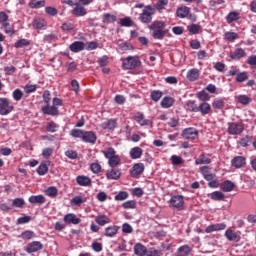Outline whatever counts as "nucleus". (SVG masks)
Listing matches in <instances>:
<instances>
[{
  "instance_id": "1",
  "label": "nucleus",
  "mask_w": 256,
  "mask_h": 256,
  "mask_svg": "<svg viewBox=\"0 0 256 256\" xmlns=\"http://www.w3.org/2000/svg\"><path fill=\"white\" fill-rule=\"evenodd\" d=\"M148 29L152 31V37L158 40L164 39L165 35L169 33V30L167 29V23L159 20L152 22L148 26Z\"/></svg>"
},
{
  "instance_id": "2",
  "label": "nucleus",
  "mask_w": 256,
  "mask_h": 256,
  "mask_svg": "<svg viewBox=\"0 0 256 256\" xmlns=\"http://www.w3.org/2000/svg\"><path fill=\"white\" fill-rule=\"evenodd\" d=\"M122 69L132 70L137 69V67H141V59L139 56H128L126 58H122Z\"/></svg>"
},
{
  "instance_id": "3",
  "label": "nucleus",
  "mask_w": 256,
  "mask_h": 256,
  "mask_svg": "<svg viewBox=\"0 0 256 256\" xmlns=\"http://www.w3.org/2000/svg\"><path fill=\"white\" fill-rule=\"evenodd\" d=\"M155 13H157V10H155L153 6L147 5L142 10V13L139 15L138 19L139 21H141V23L147 25L151 23V21H153V15H155Z\"/></svg>"
},
{
  "instance_id": "4",
  "label": "nucleus",
  "mask_w": 256,
  "mask_h": 256,
  "mask_svg": "<svg viewBox=\"0 0 256 256\" xmlns=\"http://www.w3.org/2000/svg\"><path fill=\"white\" fill-rule=\"evenodd\" d=\"M13 111H15V106H13L11 100L5 97L0 98V115L7 116Z\"/></svg>"
},
{
  "instance_id": "5",
  "label": "nucleus",
  "mask_w": 256,
  "mask_h": 256,
  "mask_svg": "<svg viewBox=\"0 0 256 256\" xmlns=\"http://www.w3.org/2000/svg\"><path fill=\"white\" fill-rule=\"evenodd\" d=\"M245 131V126L241 122H229L228 133L229 135H241V132Z\"/></svg>"
},
{
  "instance_id": "6",
  "label": "nucleus",
  "mask_w": 256,
  "mask_h": 256,
  "mask_svg": "<svg viewBox=\"0 0 256 256\" xmlns=\"http://www.w3.org/2000/svg\"><path fill=\"white\" fill-rule=\"evenodd\" d=\"M170 207L173 209H183V205H185V198L183 195H174L170 198Z\"/></svg>"
},
{
  "instance_id": "7",
  "label": "nucleus",
  "mask_w": 256,
  "mask_h": 256,
  "mask_svg": "<svg viewBox=\"0 0 256 256\" xmlns=\"http://www.w3.org/2000/svg\"><path fill=\"white\" fill-rule=\"evenodd\" d=\"M133 119L141 127H146V126H149V125H153V122H151V120L145 119V114H143V112H136L133 115Z\"/></svg>"
},
{
  "instance_id": "8",
  "label": "nucleus",
  "mask_w": 256,
  "mask_h": 256,
  "mask_svg": "<svg viewBox=\"0 0 256 256\" xmlns=\"http://www.w3.org/2000/svg\"><path fill=\"white\" fill-rule=\"evenodd\" d=\"M224 237H226L228 241H235L237 243L241 241V231L235 232L231 228H228L224 233Z\"/></svg>"
},
{
  "instance_id": "9",
  "label": "nucleus",
  "mask_w": 256,
  "mask_h": 256,
  "mask_svg": "<svg viewBox=\"0 0 256 256\" xmlns=\"http://www.w3.org/2000/svg\"><path fill=\"white\" fill-rule=\"evenodd\" d=\"M106 178L109 181H117V180L121 179V169L112 167L110 170H107Z\"/></svg>"
},
{
  "instance_id": "10",
  "label": "nucleus",
  "mask_w": 256,
  "mask_h": 256,
  "mask_svg": "<svg viewBox=\"0 0 256 256\" xmlns=\"http://www.w3.org/2000/svg\"><path fill=\"white\" fill-rule=\"evenodd\" d=\"M43 249V243H41L40 241H32L30 243H28V245L26 246V253H37V251H41Z\"/></svg>"
},
{
  "instance_id": "11",
  "label": "nucleus",
  "mask_w": 256,
  "mask_h": 256,
  "mask_svg": "<svg viewBox=\"0 0 256 256\" xmlns=\"http://www.w3.org/2000/svg\"><path fill=\"white\" fill-rule=\"evenodd\" d=\"M182 136L184 139H197L199 137V131L195 128H186L183 130Z\"/></svg>"
},
{
  "instance_id": "12",
  "label": "nucleus",
  "mask_w": 256,
  "mask_h": 256,
  "mask_svg": "<svg viewBox=\"0 0 256 256\" xmlns=\"http://www.w3.org/2000/svg\"><path fill=\"white\" fill-rule=\"evenodd\" d=\"M145 171V164L143 163H136L133 165L132 169L130 170V175H132V177H139V175L143 174V172Z\"/></svg>"
},
{
  "instance_id": "13",
  "label": "nucleus",
  "mask_w": 256,
  "mask_h": 256,
  "mask_svg": "<svg viewBox=\"0 0 256 256\" xmlns=\"http://www.w3.org/2000/svg\"><path fill=\"white\" fill-rule=\"evenodd\" d=\"M243 57H247V52L243 48H237L230 54V58L233 61H239V59H243Z\"/></svg>"
},
{
  "instance_id": "14",
  "label": "nucleus",
  "mask_w": 256,
  "mask_h": 256,
  "mask_svg": "<svg viewBox=\"0 0 256 256\" xmlns=\"http://www.w3.org/2000/svg\"><path fill=\"white\" fill-rule=\"evenodd\" d=\"M74 8L72 10V15H75V17H85L87 15V10H85V7L79 3L74 4Z\"/></svg>"
},
{
  "instance_id": "15",
  "label": "nucleus",
  "mask_w": 256,
  "mask_h": 256,
  "mask_svg": "<svg viewBox=\"0 0 256 256\" xmlns=\"http://www.w3.org/2000/svg\"><path fill=\"white\" fill-rule=\"evenodd\" d=\"M64 221L68 225H79V223H81V219L77 218V215H75L74 213L66 214L64 216Z\"/></svg>"
},
{
  "instance_id": "16",
  "label": "nucleus",
  "mask_w": 256,
  "mask_h": 256,
  "mask_svg": "<svg viewBox=\"0 0 256 256\" xmlns=\"http://www.w3.org/2000/svg\"><path fill=\"white\" fill-rule=\"evenodd\" d=\"M29 203L32 205H43L47 199H45V196L43 195H32L28 198Z\"/></svg>"
},
{
  "instance_id": "17",
  "label": "nucleus",
  "mask_w": 256,
  "mask_h": 256,
  "mask_svg": "<svg viewBox=\"0 0 256 256\" xmlns=\"http://www.w3.org/2000/svg\"><path fill=\"white\" fill-rule=\"evenodd\" d=\"M82 141H84V143H92L93 145L97 141V135H95L93 131L84 132Z\"/></svg>"
},
{
  "instance_id": "18",
  "label": "nucleus",
  "mask_w": 256,
  "mask_h": 256,
  "mask_svg": "<svg viewBox=\"0 0 256 256\" xmlns=\"http://www.w3.org/2000/svg\"><path fill=\"white\" fill-rule=\"evenodd\" d=\"M227 229V224L225 223H219V224H212L206 227L205 232L206 233H213L214 231H223Z\"/></svg>"
},
{
  "instance_id": "19",
  "label": "nucleus",
  "mask_w": 256,
  "mask_h": 256,
  "mask_svg": "<svg viewBox=\"0 0 256 256\" xmlns=\"http://www.w3.org/2000/svg\"><path fill=\"white\" fill-rule=\"evenodd\" d=\"M227 229V224L225 223H219V224H212L206 227L205 232L206 233H213L214 231H223Z\"/></svg>"
},
{
  "instance_id": "20",
  "label": "nucleus",
  "mask_w": 256,
  "mask_h": 256,
  "mask_svg": "<svg viewBox=\"0 0 256 256\" xmlns=\"http://www.w3.org/2000/svg\"><path fill=\"white\" fill-rule=\"evenodd\" d=\"M246 159L243 156H236L231 161L232 167L235 169H241V167H245Z\"/></svg>"
},
{
  "instance_id": "21",
  "label": "nucleus",
  "mask_w": 256,
  "mask_h": 256,
  "mask_svg": "<svg viewBox=\"0 0 256 256\" xmlns=\"http://www.w3.org/2000/svg\"><path fill=\"white\" fill-rule=\"evenodd\" d=\"M42 112L45 115H52V116L59 115V109L54 105L49 106V104H46L44 107H42Z\"/></svg>"
},
{
  "instance_id": "22",
  "label": "nucleus",
  "mask_w": 256,
  "mask_h": 256,
  "mask_svg": "<svg viewBox=\"0 0 256 256\" xmlns=\"http://www.w3.org/2000/svg\"><path fill=\"white\" fill-rule=\"evenodd\" d=\"M100 127L107 131H113V129L117 127V121H115V119L106 120L100 125Z\"/></svg>"
},
{
  "instance_id": "23",
  "label": "nucleus",
  "mask_w": 256,
  "mask_h": 256,
  "mask_svg": "<svg viewBox=\"0 0 256 256\" xmlns=\"http://www.w3.org/2000/svg\"><path fill=\"white\" fill-rule=\"evenodd\" d=\"M76 183L80 185V187H89V185H91V178L80 175L76 177Z\"/></svg>"
},
{
  "instance_id": "24",
  "label": "nucleus",
  "mask_w": 256,
  "mask_h": 256,
  "mask_svg": "<svg viewBox=\"0 0 256 256\" xmlns=\"http://www.w3.org/2000/svg\"><path fill=\"white\" fill-rule=\"evenodd\" d=\"M69 49L72 51V53H79L85 49V43L81 41H75L70 45Z\"/></svg>"
},
{
  "instance_id": "25",
  "label": "nucleus",
  "mask_w": 256,
  "mask_h": 256,
  "mask_svg": "<svg viewBox=\"0 0 256 256\" xmlns=\"http://www.w3.org/2000/svg\"><path fill=\"white\" fill-rule=\"evenodd\" d=\"M147 247H145V245L141 244V243H137L134 246V253L137 256H145L147 255Z\"/></svg>"
},
{
  "instance_id": "26",
  "label": "nucleus",
  "mask_w": 256,
  "mask_h": 256,
  "mask_svg": "<svg viewBox=\"0 0 256 256\" xmlns=\"http://www.w3.org/2000/svg\"><path fill=\"white\" fill-rule=\"evenodd\" d=\"M198 113H201V115H209V113H211V104L202 102L198 106Z\"/></svg>"
},
{
  "instance_id": "27",
  "label": "nucleus",
  "mask_w": 256,
  "mask_h": 256,
  "mask_svg": "<svg viewBox=\"0 0 256 256\" xmlns=\"http://www.w3.org/2000/svg\"><path fill=\"white\" fill-rule=\"evenodd\" d=\"M83 203H87V198L83 196H75L70 200V205H72V207H79L80 205H83Z\"/></svg>"
},
{
  "instance_id": "28",
  "label": "nucleus",
  "mask_w": 256,
  "mask_h": 256,
  "mask_svg": "<svg viewBox=\"0 0 256 256\" xmlns=\"http://www.w3.org/2000/svg\"><path fill=\"white\" fill-rule=\"evenodd\" d=\"M129 155L131 159H141L143 156V149L140 147H134L130 150Z\"/></svg>"
},
{
  "instance_id": "29",
  "label": "nucleus",
  "mask_w": 256,
  "mask_h": 256,
  "mask_svg": "<svg viewBox=\"0 0 256 256\" xmlns=\"http://www.w3.org/2000/svg\"><path fill=\"white\" fill-rule=\"evenodd\" d=\"M222 191H225V193H231L233 189H235V183L231 182V180H226L221 184Z\"/></svg>"
},
{
  "instance_id": "30",
  "label": "nucleus",
  "mask_w": 256,
  "mask_h": 256,
  "mask_svg": "<svg viewBox=\"0 0 256 256\" xmlns=\"http://www.w3.org/2000/svg\"><path fill=\"white\" fill-rule=\"evenodd\" d=\"M189 253H191V247L189 245H183L178 248L174 256H189Z\"/></svg>"
},
{
  "instance_id": "31",
  "label": "nucleus",
  "mask_w": 256,
  "mask_h": 256,
  "mask_svg": "<svg viewBox=\"0 0 256 256\" xmlns=\"http://www.w3.org/2000/svg\"><path fill=\"white\" fill-rule=\"evenodd\" d=\"M95 221L97 225H100V227H105V225L111 223V219H109L106 215L96 216Z\"/></svg>"
},
{
  "instance_id": "32",
  "label": "nucleus",
  "mask_w": 256,
  "mask_h": 256,
  "mask_svg": "<svg viewBox=\"0 0 256 256\" xmlns=\"http://www.w3.org/2000/svg\"><path fill=\"white\" fill-rule=\"evenodd\" d=\"M173 103H175V100L172 97L166 96L161 101V107L163 109H169L173 107Z\"/></svg>"
},
{
  "instance_id": "33",
  "label": "nucleus",
  "mask_w": 256,
  "mask_h": 256,
  "mask_svg": "<svg viewBox=\"0 0 256 256\" xmlns=\"http://www.w3.org/2000/svg\"><path fill=\"white\" fill-rule=\"evenodd\" d=\"M186 77L188 81H197L199 79V70L195 68L189 70Z\"/></svg>"
},
{
  "instance_id": "34",
  "label": "nucleus",
  "mask_w": 256,
  "mask_h": 256,
  "mask_svg": "<svg viewBox=\"0 0 256 256\" xmlns=\"http://www.w3.org/2000/svg\"><path fill=\"white\" fill-rule=\"evenodd\" d=\"M119 231V226H110L105 228V233L104 235L106 237H115Z\"/></svg>"
},
{
  "instance_id": "35",
  "label": "nucleus",
  "mask_w": 256,
  "mask_h": 256,
  "mask_svg": "<svg viewBox=\"0 0 256 256\" xmlns=\"http://www.w3.org/2000/svg\"><path fill=\"white\" fill-rule=\"evenodd\" d=\"M102 21L103 23H106V25H109V23H115L117 21V16L110 13H105L102 16Z\"/></svg>"
},
{
  "instance_id": "36",
  "label": "nucleus",
  "mask_w": 256,
  "mask_h": 256,
  "mask_svg": "<svg viewBox=\"0 0 256 256\" xmlns=\"http://www.w3.org/2000/svg\"><path fill=\"white\" fill-rule=\"evenodd\" d=\"M211 163V158L207 157L205 154L200 155L195 160V165H209Z\"/></svg>"
},
{
  "instance_id": "37",
  "label": "nucleus",
  "mask_w": 256,
  "mask_h": 256,
  "mask_svg": "<svg viewBox=\"0 0 256 256\" xmlns=\"http://www.w3.org/2000/svg\"><path fill=\"white\" fill-rule=\"evenodd\" d=\"M249 79V74L244 71V72H238L236 75V83H245V81H247Z\"/></svg>"
},
{
  "instance_id": "38",
  "label": "nucleus",
  "mask_w": 256,
  "mask_h": 256,
  "mask_svg": "<svg viewBox=\"0 0 256 256\" xmlns=\"http://www.w3.org/2000/svg\"><path fill=\"white\" fill-rule=\"evenodd\" d=\"M49 163H50L49 161L48 162H42L39 165V167L37 168L38 175H41V176L46 175L47 171H49V166H47V165H49Z\"/></svg>"
},
{
  "instance_id": "39",
  "label": "nucleus",
  "mask_w": 256,
  "mask_h": 256,
  "mask_svg": "<svg viewBox=\"0 0 256 256\" xmlns=\"http://www.w3.org/2000/svg\"><path fill=\"white\" fill-rule=\"evenodd\" d=\"M2 29H4V32L7 35H10V37H13V35H15V28H13V26L8 22L2 24Z\"/></svg>"
},
{
  "instance_id": "40",
  "label": "nucleus",
  "mask_w": 256,
  "mask_h": 256,
  "mask_svg": "<svg viewBox=\"0 0 256 256\" xmlns=\"http://www.w3.org/2000/svg\"><path fill=\"white\" fill-rule=\"evenodd\" d=\"M177 17H180V19H185L187 15H189V7L184 6L177 9L176 12Z\"/></svg>"
},
{
  "instance_id": "41",
  "label": "nucleus",
  "mask_w": 256,
  "mask_h": 256,
  "mask_svg": "<svg viewBox=\"0 0 256 256\" xmlns=\"http://www.w3.org/2000/svg\"><path fill=\"white\" fill-rule=\"evenodd\" d=\"M20 237L24 241H31V239H35V232H33L31 230H26L21 233Z\"/></svg>"
},
{
  "instance_id": "42",
  "label": "nucleus",
  "mask_w": 256,
  "mask_h": 256,
  "mask_svg": "<svg viewBox=\"0 0 256 256\" xmlns=\"http://www.w3.org/2000/svg\"><path fill=\"white\" fill-rule=\"evenodd\" d=\"M31 45V42L27 39H20L15 42L14 47L16 49H23V47H29Z\"/></svg>"
},
{
  "instance_id": "43",
  "label": "nucleus",
  "mask_w": 256,
  "mask_h": 256,
  "mask_svg": "<svg viewBox=\"0 0 256 256\" xmlns=\"http://www.w3.org/2000/svg\"><path fill=\"white\" fill-rule=\"evenodd\" d=\"M186 107L191 113H199V106H197L194 100L188 101Z\"/></svg>"
},
{
  "instance_id": "44",
  "label": "nucleus",
  "mask_w": 256,
  "mask_h": 256,
  "mask_svg": "<svg viewBox=\"0 0 256 256\" xmlns=\"http://www.w3.org/2000/svg\"><path fill=\"white\" fill-rule=\"evenodd\" d=\"M166 5H169V0H157L154 9L155 11H163Z\"/></svg>"
},
{
  "instance_id": "45",
  "label": "nucleus",
  "mask_w": 256,
  "mask_h": 256,
  "mask_svg": "<svg viewBox=\"0 0 256 256\" xmlns=\"http://www.w3.org/2000/svg\"><path fill=\"white\" fill-rule=\"evenodd\" d=\"M29 7H31V9H41V7H45V1L31 0L29 3Z\"/></svg>"
},
{
  "instance_id": "46",
  "label": "nucleus",
  "mask_w": 256,
  "mask_h": 256,
  "mask_svg": "<svg viewBox=\"0 0 256 256\" xmlns=\"http://www.w3.org/2000/svg\"><path fill=\"white\" fill-rule=\"evenodd\" d=\"M161 97H163V91L161 90H153L150 94V99H152V101H155V103H157V101H159Z\"/></svg>"
},
{
  "instance_id": "47",
  "label": "nucleus",
  "mask_w": 256,
  "mask_h": 256,
  "mask_svg": "<svg viewBox=\"0 0 256 256\" xmlns=\"http://www.w3.org/2000/svg\"><path fill=\"white\" fill-rule=\"evenodd\" d=\"M212 107L214 109H223L225 107V101L221 98H216L212 102Z\"/></svg>"
},
{
  "instance_id": "48",
  "label": "nucleus",
  "mask_w": 256,
  "mask_h": 256,
  "mask_svg": "<svg viewBox=\"0 0 256 256\" xmlns=\"http://www.w3.org/2000/svg\"><path fill=\"white\" fill-rule=\"evenodd\" d=\"M146 256H163L161 249L149 248L146 252Z\"/></svg>"
},
{
  "instance_id": "49",
  "label": "nucleus",
  "mask_w": 256,
  "mask_h": 256,
  "mask_svg": "<svg viewBox=\"0 0 256 256\" xmlns=\"http://www.w3.org/2000/svg\"><path fill=\"white\" fill-rule=\"evenodd\" d=\"M236 99L241 105H249V103H251V98L247 95H238Z\"/></svg>"
},
{
  "instance_id": "50",
  "label": "nucleus",
  "mask_w": 256,
  "mask_h": 256,
  "mask_svg": "<svg viewBox=\"0 0 256 256\" xmlns=\"http://www.w3.org/2000/svg\"><path fill=\"white\" fill-rule=\"evenodd\" d=\"M211 199H213V201H223V199H225V194L221 191L212 192Z\"/></svg>"
},
{
  "instance_id": "51",
  "label": "nucleus",
  "mask_w": 256,
  "mask_h": 256,
  "mask_svg": "<svg viewBox=\"0 0 256 256\" xmlns=\"http://www.w3.org/2000/svg\"><path fill=\"white\" fill-rule=\"evenodd\" d=\"M119 163H121V158H119V155H114L108 160V165L110 167H117Z\"/></svg>"
},
{
  "instance_id": "52",
  "label": "nucleus",
  "mask_w": 256,
  "mask_h": 256,
  "mask_svg": "<svg viewBox=\"0 0 256 256\" xmlns=\"http://www.w3.org/2000/svg\"><path fill=\"white\" fill-rule=\"evenodd\" d=\"M24 205H25V199L23 198H15L12 201V207L23 209Z\"/></svg>"
},
{
  "instance_id": "53",
  "label": "nucleus",
  "mask_w": 256,
  "mask_h": 256,
  "mask_svg": "<svg viewBox=\"0 0 256 256\" xmlns=\"http://www.w3.org/2000/svg\"><path fill=\"white\" fill-rule=\"evenodd\" d=\"M45 193L48 197H57V193H59V191L57 190V187L50 186L45 190Z\"/></svg>"
},
{
  "instance_id": "54",
  "label": "nucleus",
  "mask_w": 256,
  "mask_h": 256,
  "mask_svg": "<svg viewBox=\"0 0 256 256\" xmlns=\"http://www.w3.org/2000/svg\"><path fill=\"white\" fill-rule=\"evenodd\" d=\"M12 97L14 101H21L23 99V91L19 88L15 89L12 92Z\"/></svg>"
},
{
  "instance_id": "55",
  "label": "nucleus",
  "mask_w": 256,
  "mask_h": 256,
  "mask_svg": "<svg viewBox=\"0 0 256 256\" xmlns=\"http://www.w3.org/2000/svg\"><path fill=\"white\" fill-rule=\"evenodd\" d=\"M197 97H198L199 101H203V103H207V101H209V99H211V97L209 96V94L206 91L198 92Z\"/></svg>"
},
{
  "instance_id": "56",
  "label": "nucleus",
  "mask_w": 256,
  "mask_h": 256,
  "mask_svg": "<svg viewBox=\"0 0 256 256\" xmlns=\"http://www.w3.org/2000/svg\"><path fill=\"white\" fill-rule=\"evenodd\" d=\"M237 20H239V13L237 12H230L226 17L227 23H233V21Z\"/></svg>"
},
{
  "instance_id": "57",
  "label": "nucleus",
  "mask_w": 256,
  "mask_h": 256,
  "mask_svg": "<svg viewBox=\"0 0 256 256\" xmlns=\"http://www.w3.org/2000/svg\"><path fill=\"white\" fill-rule=\"evenodd\" d=\"M33 27L35 29H43L45 27V20L41 18H37L33 21Z\"/></svg>"
},
{
  "instance_id": "58",
  "label": "nucleus",
  "mask_w": 256,
  "mask_h": 256,
  "mask_svg": "<svg viewBox=\"0 0 256 256\" xmlns=\"http://www.w3.org/2000/svg\"><path fill=\"white\" fill-rule=\"evenodd\" d=\"M172 165H183V158L181 156L172 155L170 158Z\"/></svg>"
},
{
  "instance_id": "59",
  "label": "nucleus",
  "mask_w": 256,
  "mask_h": 256,
  "mask_svg": "<svg viewBox=\"0 0 256 256\" xmlns=\"http://www.w3.org/2000/svg\"><path fill=\"white\" fill-rule=\"evenodd\" d=\"M120 25H121V27H132L133 20H131L130 17L122 18V19H120Z\"/></svg>"
},
{
  "instance_id": "60",
  "label": "nucleus",
  "mask_w": 256,
  "mask_h": 256,
  "mask_svg": "<svg viewBox=\"0 0 256 256\" xmlns=\"http://www.w3.org/2000/svg\"><path fill=\"white\" fill-rule=\"evenodd\" d=\"M251 139H253L251 136L246 135L245 137L240 139L239 145H241V147H249V144L251 143Z\"/></svg>"
},
{
  "instance_id": "61",
  "label": "nucleus",
  "mask_w": 256,
  "mask_h": 256,
  "mask_svg": "<svg viewBox=\"0 0 256 256\" xmlns=\"http://www.w3.org/2000/svg\"><path fill=\"white\" fill-rule=\"evenodd\" d=\"M84 131L80 130V129H72L71 130V135L75 138V139H83V135H84Z\"/></svg>"
},
{
  "instance_id": "62",
  "label": "nucleus",
  "mask_w": 256,
  "mask_h": 256,
  "mask_svg": "<svg viewBox=\"0 0 256 256\" xmlns=\"http://www.w3.org/2000/svg\"><path fill=\"white\" fill-rule=\"evenodd\" d=\"M115 153H116V152H115V149L112 148V147H110V148H108L107 150L103 151L104 157H105L106 159H108V160H110L111 158H113L114 155H115Z\"/></svg>"
},
{
  "instance_id": "63",
  "label": "nucleus",
  "mask_w": 256,
  "mask_h": 256,
  "mask_svg": "<svg viewBox=\"0 0 256 256\" xmlns=\"http://www.w3.org/2000/svg\"><path fill=\"white\" fill-rule=\"evenodd\" d=\"M90 169L92 171V173L98 174L101 173V164H99V162H94L90 165Z\"/></svg>"
},
{
  "instance_id": "64",
  "label": "nucleus",
  "mask_w": 256,
  "mask_h": 256,
  "mask_svg": "<svg viewBox=\"0 0 256 256\" xmlns=\"http://www.w3.org/2000/svg\"><path fill=\"white\" fill-rule=\"evenodd\" d=\"M118 47L120 51H130V49H132V46H130V44L125 41L119 42Z\"/></svg>"
}]
</instances>
